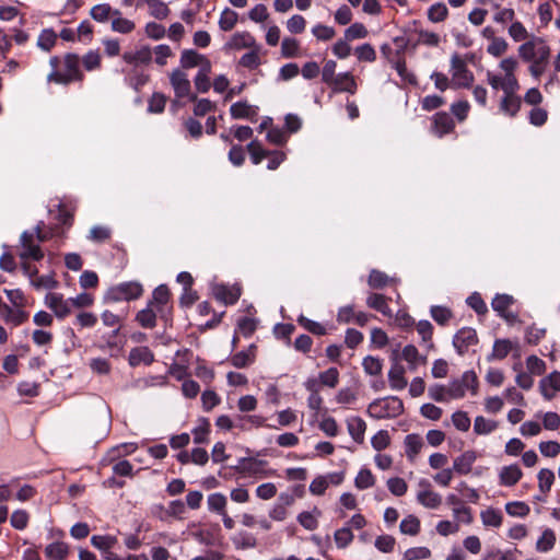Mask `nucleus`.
I'll return each instance as SVG.
<instances>
[{"label":"nucleus","instance_id":"obj_1","mask_svg":"<svg viewBox=\"0 0 560 560\" xmlns=\"http://www.w3.org/2000/svg\"><path fill=\"white\" fill-rule=\"evenodd\" d=\"M84 78L80 70V57L77 54H67L63 58V71H54L48 75V80L69 84L73 81H82Z\"/></svg>","mask_w":560,"mask_h":560},{"label":"nucleus","instance_id":"obj_2","mask_svg":"<svg viewBox=\"0 0 560 560\" xmlns=\"http://www.w3.org/2000/svg\"><path fill=\"white\" fill-rule=\"evenodd\" d=\"M404 412L402 400L396 396L376 399L368 407V413L375 419L395 418Z\"/></svg>","mask_w":560,"mask_h":560},{"label":"nucleus","instance_id":"obj_3","mask_svg":"<svg viewBox=\"0 0 560 560\" xmlns=\"http://www.w3.org/2000/svg\"><path fill=\"white\" fill-rule=\"evenodd\" d=\"M143 293L142 285L137 281L119 283L108 289L105 294V302H120L139 299Z\"/></svg>","mask_w":560,"mask_h":560},{"label":"nucleus","instance_id":"obj_4","mask_svg":"<svg viewBox=\"0 0 560 560\" xmlns=\"http://www.w3.org/2000/svg\"><path fill=\"white\" fill-rule=\"evenodd\" d=\"M518 55L524 61L549 60L550 48L540 37L533 36L518 47Z\"/></svg>","mask_w":560,"mask_h":560},{"label":"nucleus","instance_id":"obj_5","mask_svg":"<svg viewBox=\"0 0 560 560\" xmlns=\"http://www.w3.org/2000/svg\"><path fill=\"white\" fill-rule=\"evenodd\" d=\"M478 380L474 371H466L460 380H454L446 387L447 396L452 399H458L465 396L466 390L470 389L471 394H477Z\"/></svg>","mask_w":560,"mask_h":560},{"label":"nucleus","instance_id":"obj_6","mask_svg":"<svg viewBox=\"0 0 560 560\" xmlns=\"http://www.w3.org/2000/svg\"><path fill=\"white\" fill-rule=\"evenodd\" d=\"M451 71L454 89L469 88L474 82L472 72L457 54L453 55L451 58Z\"/></svg>","mask_w":560,"mask_h":560},{"label":"nucleus","instance_id":"obj_7","mask_svg":"<svg viewBox=\"0 0 560 560\" xmlns=\"http://www.w3.org/2000/svg\"><path fill=\"white\" fill-rule=\"evenodd\" d=\"M170 83L174 89L175 96L177 98H183L188 96L190 101H196L197 96L195 94H190V81L187 78V74L183 72L180 69H174L170 74Z\"/></svg>","mask_w":560,"mask_h":560},{"label":"nucleus","instance_id":"obj_8","mask_svg":"<svg viewBox=\"0 0 560 560\" xmlns=\"http://www.w3.org/2000/svg\"><path fill=\"white\" fill-rule=\"evenodd\" d=\"M45 304L49 307L55 316L62 319L71 314L72 303L70 299H63L60 293H47L45 296Z\"/></svg>","mask_w":560,"mask_h":560},{"label":"nucleus","instance_id":"obj_9","mask_svg":"<svg viewBox=\"0 0 560 560\" xmlns=\"http://www.w3.org/2000/svg\"><path fill=\"white\" fill-rule=\"evenodd\" d=\"M478 336L474 328L463 327L453 338V346L459 355L467 352L468 348L477 345Z\"/></svg>","mask_w":560,"mask_h":560},{"label":"nucleus","instance_id":"obj_10","mask_svg":"<svg viewBox=\"0 0 560 560\" xmlns=\"http://www.w3.org/2000/svg\"><path fill=\"white\" fill-rule=\"evenodd\" d=\"M122 60L133 66V68H139L141 65H149L152 60V50L149 46H143L136 51H125L122 55Z\"/></svg>","mask_w":560,"mask_h":560},{"label":"nucleus","instance_id":"obj_11","mask_svg":"<svg viewBox=\"0 0 560 560\" xmlns=\"http://www.w3.org/2000/svg\"><path fill=\"white\" fill-rule=\"evenodd\" d=\"M455 122L446 112H439L433 116L432 130L438 137L453 131Z\"/></svg>","mask_w":560,"mask_h":560},{"label":"nucleus","instance_id":"obj_12","mask_svg":"<svg viewBox=\"0 0 560 560\" xmlns=\"http://www.w3.org/2000/svg\"><path fill=\"white\" fill-rule=\"evenodd\" d=\"M477 459L475 451H466L453 462V470L458 475H468Z\"/></svg>","mask_w":560,"mask_h":560},{"label":"nucleus","instance_id":"obj_13","mask_svg":"<svg viewBox=\"0 0 560 560\" xmlns=\"http://www.w3.org/2000/svg\"><path fill=\"white\" fill-rule=\"evenodd\" d=\"M541 395L550 400L556 392H560V372H552L539 383Z\"/></svg>","mask_w":560,"mask_h":560},{"label":"nucleus","instance_id":"obj_14","mask_svg":"<svg viewBox=\"0 0 560 560\" xmlns=\"http://www.w3.org/2000/svg\"><path fill=\"white\" fill-rule=\"evenodd\" d=\"M213 294L217 300L223 302L225 305H232L240 299L241 290L238 288H230L224 284H219L214 288Z\"/></svg>","mask_w":560,"mask_h":560},{"label":"nucleus","instance_id":"obj_15","mask_svg":"<svg viewBox=\"0 0 560 560\" xmlns=\"http://www.w3.org/2000/svg\"><path fill=\"white\" fill-rule=\"evenodd\" d=\"M128 361L131 366L141 363L150 365L154 361V354L148 347H136L130 350Z\"/></svg>","mask_w":560,"mask_h":560},{"label":"nucleus","instance_id":"obj_16","mask_svg":"<svg viewBox=\"0 0 560 560\" xmlns=\"http://www.w3.org/2000/svg\"><path fill=\"white\" fill-rule=\"evenodd\" d=\"M230 113L234 119L254 120L257 116V108L245 101L236 102L231 105Z\"/></svg>","mask_w":560,"mask_h":560},{"label":"nucleus","instance_id":"obj_17","mask_svg":"<svg viewBox=\"0 0 560 560\" xmlns=\"http://www.w3.org/2000/svg\"><path fill=\"white\" fill-rule=\"evenodd\" d=\"M405 368L398 363H394L388 372V382L393 389L401 390L407 386L405 377Z\"/></svg>","mask_w":560,"mask_h":560},{"label":"nucleus","instance_id":"obj_18","mask_svg":"<svg viewBox=\"0 0 560 560\" xmlns=\"http://www.w3.org/2000/svg\"><path fill=\"white\" fill-rule=\"evenodd\" d=\"M406 456L413 462L423 446V440L419 434L411 433L405 438Z\"/></svg>","mask_w":560,"mask_h":560},{"label":"nucleus","instance_id":"obj_19","mask_svg":"<svg viewBox=\"0 0 560 560\" xmlns=\"http://www.w3.org/2000/svg\"><path fill=\"white\" fill-rule=\"evenodd\" d=\"M330 85H332L334 89L339 92H349L354 94L357 91L355 80L348 72L338 74Z\"/></svg>","mask_w":560,"mask_h":560},{"label":"nucleus","instance_id":"obj_20","mask_svg":"<svg viewBox=\"0 0 560 560\" xmlns=\"http://www.w3.org/2000/svg\"><path fill=\"white\" fill-rule=\"evenodd\" d=\"M347 427L351 438L355 442L362 443L364 440V432L366 429L364 420L361 419L360 417H351L347 420Z\"/></svg>","mask_w":560,"mask_h":560},{"label":"nucleus","instance_id":"obj_21","mask_svg":"<svg viewBox=\"0 0 560 560\" xmlns=\"http://www.w3.org/2000/svg\"><path fill=\"white\" fill-rule=\"evenodd\" d=\"M69 553V546L62 541H55L46 546L45 556L49 560H65Z\"/></svg>","mask_w":560,"mask_h":560},{"label":"nucleus","instance_id":"obj_22","mask_svg":"<svg viewBox=\"0 0 560 560\" xmlns=\"http://www.w3.org/2000/svg\"><path fill=\"white\" fill-rule=\"evenodd\" d=\"M129 307L127 306L126 310H122L119 314H115L110 311H104L102 313V320L104 325L114 327L117 326V328L113 331V335L116 336L120 329L121 322L127 317Z\"/></svg>","mask_w":560,"mask_h":560},{"label":"nucleus","instance_id":"obj_23","mask_svg":"<svg viewBox=\"0 0 560 560\" xmlns=\"http://www.w3.org/2000/svg\"><path fill=\"white\" fill-rule=\"evenodd\" d=\"M522 470L517 465L505 466L500 472V481L502 485L511 487L522 478Z\"/></svg>","mask_w":560,"mask_h":560},{"label":"nucleus","instance_id":"obj_24","mask_svg":"<svg viewBox=\"0 0 560 560\" xmlns=\"http://www.w3.org/2000/svg\"><path fill=\"white\" fill-rule=\"evenodd\" d=\"M256 347L252 345L247 351H240L232 355L231 363L237 369H244L250 365L255 360Z\"/></svg>","mask_w":560,"mask_h":560},{"label":"nucleus","instance_id":"obj_25","mask_svg":"<svg viewBox=\"0 0 560 560\" xmlns=\"http://www.w3.org/2000/svg\"><path fill=\"white\" fill-rule=\"evenodd\" d=\"M366 305L385 316H392V310L387 304V300L383 294L372 293L366 299Z\"/></svg>","mask_w":560,"mask_h":560},{"label":"nucleus","instance_id":"obj_26","mask_svg":"<svg viewBox=\"0 0 560 560\" xmlns=\"http://www.w3.org/2000/svg\"><path fill=\"white\" fill-rule=\"evenodd\" d=\"M417 500L420 504L428 509H436L442 503L441 495L430 489L418 492Z\"/></svg>","mask_w":560,"mask_h":560},{"label":"nucleus","instance_id":"obj_27","mask_svg":"<svg viewBox=\"0 0 560 560\" xmlns=\"http://www.w3.org/2000/svg\"><path fill=\"white\" fill-rule=\"evenodd\" d=\"M522 100L517 95H504L501 100L500 109L511 117H514L520 110Z\"/></svg>","mask_w":560,"mask_h":560},{"label":"nucleus","instance_id":"obj_28","mask_svg":"<svg viewBox=\"0 0 560 560\" xmlns=\"http://www.w3.org/2000/svg\"><path fill=\"white\" fill-rule=\"evenodd\" d=\"M113 15L115 16L112 21V30L114 32L129 34L135 30V23L128 19L121 18L118 10H114Z\"/></svg>","mask_w":560,"mask_h":560},{"label":"nucleus","instance_id":"obj_29","mask_svg":"<svg viewBox=\"0 0 560 560\" xmlns=\"http://www.w3.org/2000/svg\"><path fill=\"white\" fill-rule=\"evenodd\" d=\"M136 320L143 328H154L156 326V312L149 304L147 308L137 313Z\"/></svg>","mask_w":560,"mask_h":560},{"label":"nucleus","instance_id":"obj_30","mask_svg":"<svg viewBox=\"0 0 560 560\" xmlns=\"http://www.w3.org/2000/svg\"><path fill=\"white\" fill-rule=\"evenodd\" d=\"M232 542L236 549H242V550L252 549L257 546L256 538L247 532H240V533L235 534L232 537Z\"/></svg>","mask_w":560,"mask_h":560},{"label":"nucleus","instance_id":"obj_31","mask_svg":"<svg viewBox=\"0 0 560 560\" xmlns=\"http://www.w3.org/2000/svg\"><path fill=\"white\" fill-rule=\"evenodd\" d=\"M401 358L409 363L410 371H416L419 361H425V358L419 354L418 349L413 345H407L402 349Z\"/></svg>","mask_w":560,"mask_h":560},{"label":"nucleus","instance_id":"obj_32","mask_svg":"<svg viewBox=\"0 0 560 560\" xmlns=\"http://www.w3.org/2000/svg\"><path fill=\"white\" fill-rule=\"evenodd\" d=\"M320 515V511L315 508L313 512L304 511L298 515V522L307 530H314L318 526L317 516Z\"/></svg>","mask_w":560,"mask_h":560},{"label":"nucleus","instance_id":"obj_33","mask_svg":"<svg viewBox=\"0 0 560 560\" xmlns=\"http://www.w3.org/2000/svg\"><path fill=\"white\" fill-rule=\"evenodd\" d=\"M226 497L219 492L210 494L207 499L209 511L220 515L226 512Z\"/></svg>","mask_w":560,"mask_h":560},{"label":"nucleus","instance_id":"obj_34","mask_svg":"<svg viewBox=\"0 0 560 560\" xmlns=\"http://www.w3.org/2000/svg\"><path fill=\"white\" fill-rule=\"evenodd\" d=\"M237 20L238 14L230 8H225L222 11L221 16L219 19V27L224 32H229L234 28V26L237 23Z\"/></svg>","mask_w":560,"mask_h":560},{"label":"nucleus","instance_id":"obj_35","mask_svg":"<svg viewBox=\"0 0 560 560\" xmlns=\"http://www.w3.org/2000/svg\"><path fill=\"white\" fill-rule=\"evenodd\" d=\"M201 60H203V55L194 49H185L180 55V66L184 69L197 67Z\"/></svg>","mask_w":560,"mask_h":560},{"label":"nucleus","instance_id":"obj_36","mask_svg":"<svg viewBox=\"0 0 560 560\" xmlns=\"http://www.w3.org/2000/svg\"><path fill=\"white\" fill-rule=\"evenodd\" d=\"M480 516L485 526L500 527L502 525L503 516L499 510L489 508L482 511Z\"/></svg>","mask_w":560,"mask_h":560},{"label":"nucleus","instance_id":"obj_37","mask_svg":"<svg viewBox=\"0 0 560 560\" xmlns=\"http://www.w3.org/2000/svg\"><path fill=\"white\" fill-rule=\"evenodd\" d=\"M512 350V342L509 339H497L493 345L489 360H503Z\"/></svg>","mask_w":560,"mask_h":560},{"label":"nucleus","instance_id":"obj_38","mask_svg":"<svg viewBox=\"0 0 560 560\" xmlns=\"http://www.w3.org/2000/svg\"><path fill=\"white\" fill-rule=\"evenodd\" d=\"M399 529L405 535L416 536L420 532V521L415 515H408L400 522Z\"/></svg>","mask_w":560,"mask_h":560},{"label":"nucleus","instance_id":"obj_39","mask_svg":"<svg viewBox=\"0 0 560 560\" xmlns=\"http://www.w3.org/2000/svg\"><path fill=\"white\" fill-rule=\"evenodd\" d=\"M210 431V422L207 418H200L199 424L192 430L194 442L196 444H203L208 442V434Z\"/></svg>","mask_w":560,"mask_h":560},{"label":"nucleus","instance_id":"obj_40","mask_svg":"<svg viewBox=\"0 0 560 560\" xmlns=\"http://www.w3.org/2000/svg\"><path fill=\"white\" fill-rule=\"evenodd\" d=\"M170 295L168 288L165 284H161L153 291V300L149 304H156L158 312H162V307L167 304Z\"/></svg>","mask_w":560,"mask_h":560},{"label":"nucleus","instance_id":"obj_41","mask_svg":"<svg viewBox=\"0 0 560 560\" xmlns=\"http://www.w3.org/2000/svg\"><path fill=\"white\" fill-rule=\"evenodd\" d=\"M231 45L235 49L252 48L256 46V40L249 33H236L232 37Z\"/></svg>","mask_w":560,"mask_h":560},{"label":"nucleus","instance_id":"obj_42","mask_svg":"<svg viewBox=\"0 0 560 560\" xmlns=\"http://www.w3.org/2000/svg\"><path fill=\"white\" fill-rule=\"evenodd\" d=\"M448 15V9L443 2L431 5L428 10V19L433 23L444 21Z\"/></svg>","mask_w":560,"mask_h":560},{"label":"nucleus","instance_id":"obj_43","mask_svg":"<svg viewBox=\"0 0 560 560\" xmlns=\"http://www.w3.org/2000/svg\"><path fill=\"white\" fill-rule=\"evenodd\" d=\"M432 318L439 324V325H446L448 320L453 317V312L446 307V306H440L435 305L432 306L430 310Z\"/></svg>","mask_w":560,"mask_h":560},{"label":"nucleus","instance_id":"obj_44","mask_svg":"<svg viewBox=\"0 0 560 560\" xmlns=\"http://www.w3.org/2000/svg\"><path fill=\"white\" fill-rule=\"evenodd\" d=\"M147 3L150 9V14L152 16H154L155 19H159V20H163V19L167 18V15L170 13V9L166 5V3H164L161 0H147Z\"/></svg>","mask_w":560,"mask_h":560},{"label":"nucleus","instance_id":"obj_45","mask_svg":"<svg viewBox=\"0 0 560 560\" xmlns=\"http://www.w3.org/2000/svg\"><path fill=\"white\" fill-rule=\"evenodd\" d=\"M114 10L107 3L96 4L91 11V18L97 22H106L110 15H113Z\"/></svg>","mask_w":560,"mask_h":560},{"label":"nucleus","instance_id":"obj_46","mask_svg":"<svg viewBox=\"0 0 560 560\" xmlns=\"http://www.w3.org/2000/svg\"><path fill=\"white\" fill-rule=\"evenodd\" d=\"M3 315L8 322L13 323L15 326L23 324L28 314L22 310H12L9 305H3Z\"/></svg>","mask_w":560,"mask_h":560},{"label":"nucleus","instance_id":"obj_47","mask_svg":"<svg viewBox=\"0 0 560 560\" xmlns=\"http://www.w3.org/2000/svg\"><path fill=\"white\" fill-rule=\"evenodd\" d=\"M298 323L304 328L306 329L307 331H310L311 334H314V335H317V336H324L326 335V328L317 323V322H314L307 317H305L304 315H301L299 318H298Z\"/></svg>","mask_w":560,"mask_h":560},{"label":"nucleus","instance_id":"obj_48","mask_svg":"<svg viewBox=\"0 0 560 560\" xmlns=\"http://www.w3.org/2000/svg\"><path fill=\"white\" fill-rule=\"evenodd\" d=\"M389 282L388 276L380 270L373 269L368 279V283L372 289H382Z\"/></svg>","mask_w":560,"mask_h":560},{"label":"nucleus","instance_id":"obj_49","mask_svg":"<svg viewBox=\"0 0 560 560\" xmlns=\"http://www.w3.org/2000/svg\"><path fill=\"white\" fill-rule=\"evenodd\" d=\"M353 533L349 527H342L335 532L334 538L337 547L343 549L348 547L353 540Z\"/></svg>","mask_w":560,"mask_h":560},{"label":"nucleus","instance_id":"obj_50","mask_svg":"<svg viewBox=\"0 0 560 560\" xmlns=\"http://www.w3.org/2000/svg\"><path fill=\"white\" fill-rule=\"evenodd\" d=\"M556 542V535L553 530L547 528L544 530L541 537L538 539L536 544V548L538 551L546 552L553 548Z\"/></svg>","mask_w":560,"mask_h":560},{"label":"nucleus","instance_id":"obj_51","mask_svg":"<svg viewBox=\"0 0 560 560\" xmlns=\"http://www.w3.org/2000/svg\"><path fill=\"white\" fill-rule=\"evenodd\" d=\"M354 483L358 489H368L374 486L375 478L370 469L363 468L357 475Z\"/></svg>","mask_w":560,"mask_h":560},{"label":"nucleus","instance_id":"obj_52","mask_svg":"<svg viewBox=\"0 0 560 560\" xmlns=\"http://www.w3.org/2000/svg\"><path fill=\"white\" fill-rule=\"evenodd\" d=\"M116 542H117V538L114 536H109V535H106V536L94 535L91 538V544L95 548L103 550V551H107V550L112 549L116 545Z\"/></svg>","mask_w":560,"mask_h":560},{"label":"nucleus","instance_id":"obj_53","mask_svg":"<svg viewBox=\"0 0 560 560\" xmlns=\"http://www.w3.org/2000/svg\"><path fill=\"white\" fill-rule=\"evenodd\" d=\"M112 236V231L107 226L95 225L90 230L89 238L95 243H104Z\"/></svg>","mask_w":560,"mask_h":560},{"label":"nucleus","instance_id":"obj_54","mask_svg":"<svg viewBox=\"0 0 560 560\" xmlns=\"http://www.w3.org/2000/svg\"><path fill=\"white\" fill-rule=\"evenodd\" d=\"M514 303V299L509 294H497L492 300L491 306L498 313L501 314L508 311L509 307Z\"/></svg>","mask_w":560,"mask_h":560},{"label":"nucleus","instance_id":"obj_55","mask_svg":"<svg viewBox=\"0 0 560 560\" xmlns=\"http://www.w3.org/2000/svg\"><path fill=\"white\" fill-rule=\"evenodd\" d=\"M497 429V422L478 416L474 422V431L477 434H489Z\"/></svg>","mask_w":560,"mask_h":560},{"label":"nucleus","instance_id":"obj_56","mask_svg":"<svg viewBox=\"0 0 560 560\" xmlns=\"http://www.w3.org/2000/svg\"><path fill=\"white\" fill-rule=\"evenodd\" d=\"M505 511L511 516L524 517L528 515L530 509L525 502L514 501L505 504Z\"/></svg>","mask_w":560,"mask_h":560},{"label":"nucleus","instance_id":"obj_57","mask_svg":"<svg viewBox=\"0 0 560 560\" xmlns=\"http://www.w3.org/2000/svg\"><path fill=\"white\" fill-rule=\"evenodd\" d=\"M366 36L368 30L362 23H353L345 31L346 40L365 38Z\"/></svg>","mask_w":560,"mask_h":560},{"label":"nucleus","instance_id":"obj_58","mask_svg":"<svg viewBox=\"0 0 560 560\" xmlns=\"http://www.w3.org/2000/svg\"><path fill=\"white\" fill-rule=\"evenodd\" d=\"M299 52V42L292 37H284L281 43V54L285 58L296 57Z\"/></svg>","mask_w":560,"mask_h":560},{"label":"nucleus","instance_id":"obj_59","mask_svg":"<svg viewBox=\"0 0 560 560\" xmlns=\"http://www.w3.org/2000/svg\"><path fill=\"white\" fill-rule=\"evenodd\" d=\"M363 369L365 373L369 375H378L382 372V361L378 358H374L372 355H368L363 359L362 362Z\"/></svg>","mask_w":560,"mask_h":560},{"label":"nucleus","instance_id":"obj_60","mask_svg":"<svg viewBox=\"0 0 560 560\" xmlns=\"http://www.w3.org/2000/svg\"><path fill=\"white\" fill-rule=\"evenodd\" d=\"M247 150L254 164H259L269 154V151L264 150L258 141L248 143Z\"/></svg>","mask_w":560,"mask_h":560},{"label":"nucleus","instance_id":"obj_61","mask_svg":"<svg viewBox=\"0 0 560 560\" xmlns=\"http://www.w3.org/2000/svg\"><path fill=\"white\" fill-rule=\"evenodd\" d=\"M23 250L19 254L22 260L32 258L33 260H40L44 257V253L38 244H31L22 247Z\"/></svg>","mask_w":560,"mask_h":560},{"label":"nucleus","instance_id":"obj_62","mask_svg":"<svg viewBox=\"0 0 560 560\" xmlns=\"http://www.w3.org/2000/svg\"><path fill=\"white\" fill-rule=\"evenodd\" d=\"M553 480H555V474L552 470L542 468L538 472L539 489L541 492H544V493L548 492L553 483Z\"/></svg>","mask_w":560,"mask_h":560},{"label":"nucleus","instance_id":"obj_63","mask_svg":"<svg viewBox=\"0 0 560 560\" xmlns=\"http://www.w3.org/2000/svg\"><path fill=\"white\" fill-rule=\"evenodd\" d=\"M305 27H306V20L300 14H295V15L291 16L287 21V28L292 34H301L304 32Z\"/></svg>","mask_w":560,"mask_h":560},{"label":"nucleus","instance_id":"obj_64","mask_svg":"<svg viewBox=\"0 0 560 560\" xmlns=\"http://www.w3.org/2000/svg\"><path fill=\"white\" fill-rule=\"evenodd\" d=\"M319 381L328 387H336L339 381V372L336 368H329L319 374Z\"/></svg>","mask_w":560,"mask_h":560}]
</instances>
